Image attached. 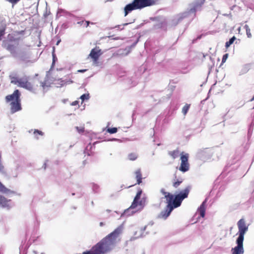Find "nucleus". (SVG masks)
I'll use <instances>...</instances> for the list:
<instances>
[{"mask_svg":"<svg viewBox=\"0 0 254 254\" xmlns=\"http://www.w3.org/2000/svg\"><path fill=\"white\" fill-rule=\"evenodd\" d=\"M190 189V187L188 186L175 196L170 192H166L164 189H162L161 192L166 198L167 205L164 209L160 212L158 217L166 219L170 215L173 209L179 207L183 200L188 197Z\"/></svg>","mask_w":254,"mask_h":254,"instance_id":"1","label":"nucleus"},{"mask_svg":"<svg viewBox=\"0 0 254 254\" xmlns=\"http://www.w3.org/2000/svg\"><path fill=\"white\" fill-rule=\"evenodd\" d=\"M122 233V228L118 227L91 249L93 254H105L110 252L116 243L117 238Z\"/></svg>","mask_w":254,"mask_h":254,"instance_id":"2","label":"nucleus"},{"mask_svg":"<svg viewBox=\"0 0 254 254\" xmlns=\"http://www.w3.org/2000/svg\"><path fill=\"white\" fill-rule=\"evenodd\" d=\"M24 31H16L12 34H9L7 36V40L3 42V47L7 50L14 57L18 56L17 46L18 43L16 45L13 43V42H18L22 39L19 35H23Z\"/></svg>","mask_w":254,"mask_h":254,"instance_id":"3","label":"nucleus"},{"mask_svg":"<svg viewBox=\"0 0 254 254\" xmlns=\"http://www.w3.org/2000/svg\"><path fill=\"white\" fill-rule=\"evenodd\" d=\"M20 96V91L16 89L12 94L5 97V102L9 104L11 111H19L22 110Z\"/></svg>","mask_w":254,"mask_h":254,"instance_id":"4","label":"nucleus"},{"mask_svg":"<svg viewBox=\"0 0 254 254\" xmlns=\"http://www.w3.org/2000/svg\"><path fill=\"white\" fill-rule=\"evenodd\" d=\"M189 154L187 153L182 152L180 154V160L181 161V165L179 167V170L183 172H186L189 171L190 169V164L189 163Z\"/></svg>","mask_w":254,"mask_h":254,"instance_id":"5","label":"nucleus"},{"mask_svg":"<svg viewBox=\"0 0 254 254\" xmlns=\"http://www.w3.org/2000/svg\"><path fill=\"white\" fill-rule=\"evenodd\" d=\"M14 84H18V86L24 88L31 92H34L35 86L33 82H30L26 79H19L17 81H12Z\"/></svg>","mask_w":254,"mask_h":254,"instance_id":"6","label":"nucleus"},{"mask_svg":"<svg viewBox=\"0 0 254 254\" xmlns=\"http://www.w3.org/2000/svg\"><path fill=\"white\" fill-rule=\"evenodd\" d=\"M239 229V236L237 239L244 240V235L248 230V226L246 225V222L243 219H240L238 222Z\"/></svg>","mask_w":254,"mask_h":254,"instance_id":"7","label":"nucleus"},{"mask_svg":"<svg viewBox=\"0 0 254 254\" xmlns=\"http://www.w3.org/2000/svg\"><path fill=\"white\" fill-rule=\"evenodd\" d=\"M158 0H133L134 4L137 9L153 5L157 2Z\"/></svg>","mask_w":254,"mask_h":254,"instance_id":"8","label":"nucleus"},{"mask_svg":"<svg viewBox=\"0 0 254 254\" xmlns=\"http://www.w3.org/2000/svg\"><path fill=\"white\" fill-rule=\"evenodd\" d=\"M102 54L101 50L99 47H96L91 50L88 56L92 59L93 64L97 65L98 64L99 58Z\"/></svg>","mask_w":254,"mask_h":254,"instance_id":"9","label":"nucleus"},{"mask_svg":"<svg viewBox=\"0 0 254 254\" xmlns=\"http://www.w3.org/2000/svg\"><path fill=\"white\" fill-rule=\"evenodd\" d=\"M243 241L237 239L236 243L237 246L231 250L232 254H243L244 252L243 248Z\"/></svg>","mask_w":254,"mask_h":254,"instance_id":"10","label":"nucleus"},{"mask_svg":"<svg viewBox=\"0 0 254 254\" xmlns=\"http://www.w3.org/2000/svg\"><path fill=\"white\" fill-rule=\"evenodd\" d=\"M206 202V199H205L201 205L200 206L199 208L198 209L197 212H196L195 215L197 216L198 217H201L203 218L205 216V203Z\"/></svg>","mask_w":254,"mask_h":254,"instance_id":"11","label":"nucleus"},{"mask_svg":"<svg viewBox=\"0 0 254 254\" xmlns=\"http://www.w3.org/2000/svg\"><path fill=\"white\" fill-rule=\"evenodd\" d=\"M141 194H142V190L140 189L137 191V192L133 199V201L132 202L131 206H130V208L133 209L137 207V206L138 205V201L140 198Z\"/></svg>","mask_w":254,"mask_h":254,"instance_id":"12","label":"nucleus"},{"mask_svg":"<svg viewBox=\"0 0 254 254\" xmlns=\"http://www.w3.org/2000/svg\"><path fill=\"white\" fill-rule=\"evenodd\" d=\"M135 178L136 180L137 183L135 184L139 185L142 183V175L140 169H137L134 173Z\"/></svg>","mask_w":254,"mask_h":254,"instance_id":"13","label":"nucleus"},{"mask_svg":"<svg viewBox=\"0 0 254 254\" xmlns=\"http://www.w3.org/2000/svg\"><path fill=\"white\" fill-rule=\"evenodd\" d=\"M134 9H137L136 8V6H135V4H134L133 1H132V2L131 3L127 4L124 8L125 16H127L130 11H131L133 10H134Z\"/></svg>","mask_w":254,"mask_h":254,"instance_id":"14","label":"nucleus"},{"mask_svg":"<svg viewBox=\"0 0 254 254\" xmlns=\"http://www.w3.org/2000/svg\"><path fill=\"white\" fill-rule=\"evenodd\" d=\"M11 201L10 199H7L2 195H0V205L3 207H9V202Z\"/></svg>","mask_w":254,"mask_h":254,"instance_id":"15","label":"nucleus"},{"mask_svg":"<svg viewBox=\"0 0 254 254\" xmlns=\"http://www.w3.org/2000/svg\"><path fill=\"white\" fill-rule=\"evenodd\" d=\"M205 0H196L193 3V7L191 8V10L194 11L199 8L204 2Z\"/></svg>","mask_w":254,"mask_h":254,"instance_id":"16","label":"nucleus"},{"mask_svg":"<svg viewBox=\"0 0 254 254\" xmlns=\"http://www.w3.org/2000/svg\"><path fill=\"white\" fill-rule=\"evenodd\" d=\"M0 191L6 194H9L14 193V192L6 188L0 182Z\"/></svg>","mask_w":254,"mask_h":254,"instance_id":"17","label":"nucleus"},{"mask_svg":"<svg viewBox=\"0 0 254 254\" xmlns=\"http://www.w3.org/2000/svg\"><path fill=\"white\" fill-rule=\"evenodd\" d=\"M183 179L182 178L177 179V177L176 175H175V179L173 183V186L175 188H177L180 185V184L183 182Z\"/></svg>","mask_w":254,"mask_h":254,"instance_id":"18","label":"nucleus"},{"mask_svg":"<svg viewBox=\"0 0 254 254\" xmlns=\"http://www.w3.org/2000/svg\"><path fill=\"white\" fill-rule=\"evenodd\" d=\"M180 154L178 149L170 151L168 152V154L174 159L178 157Z\"/></svg>","mask_w":254,"mask_h":254,"instance_id":"19","label":"nucleus"},{"mask_svg":"<svg viewBox=\"0 0 254 254\" xmlns=\"http://www.w3.org/2000/svg\"><path fill=\"white\" fill-rule=\"evenodd\" d=\"M5 29H6V25L1 24L0 25V41L2 39V37L5 34Z\"/></svg>","mask_w":254,"mask_h":254,"instance_id":"20","label":"nucleus"},{"mask_svg":"<svg viewBox=\"0 0 254 254\" xmlns=\"http://www.w3.org/2000/svg\"><path fill=\"white\" fill-rule=\"evenodd\" d=\"M90 96L89 93H86L82 95L79 99L81 100V105L83 103L84 100H88L89 99Z\"/></svg>","mask_w":254,"mask_h":254,"instance_id":"21","label":"nucleus"},{"mask_svg":"<svg viewBox=\"0 0 254 254\" xmlns=\"http://www.w3.org/2000/svg\"><path fill=\"white\" fill-rule=\"evenodd\" d=\"M236 39V38L235 36H233L231 38L229 41H227L225 43V47L226 48H229L234 42V41Z\"/></svg>","mask_w":254,"mask_h":254,"instance_id":"22","label":"nucleus"},{"mask_svg":"<svg viewBox=\"0 0 254 254\" xmlns=\"http://www.w3.org/2000/svg\"><path fill=\"white\" fill-rule=\"evenodd\" d=\"M244 28L245 29H246V34L247 35V37L249 38H251L252 37V35L251 34V29L250 28H249V26L247 25V24H246L245 26H244Z\"/></svg>","mask_w":254,"mask_h":254,"instance_id":"23","label":"nucleus"},{"mask_svg":"<svg viewBox=\"0 0 254 254\" xmlns=\"http://www.w3.org/2000/svg\"><path fill=\"white\" fill-rule=\"evenodd\" d=\"M137 158V155L135 153H131L128 154V158L129 160L134 161Z\"/></svg>","mask_w":254,"mask_h":254,"instance_id":"24","label":"nucleus"},{"mask_svg":"<svg viewBox=\"0 0 254 254\" xmlns=\"http://www.w3.org/2000/svg\"><path fill=\"white\" fill-rule=\"evenodd\" d=\"M118 128L117 127H109L107 129V131L110 134L115 133L117 132Z\"/></svg>","mask_w":254,"mask_h":254,"instance_id":"25","label":"nucleus"},{"mask_svg":"<svg viewBox=\"0 0 254 254\" xmlns=\"http://www.w3.org/2000/svg\"><path fill=\"white\" fill-rule=\"evenodd\" d=\"M34 134L35 135V136L38 138V137L37 136V135H40L42 136L43 135V132L40 130H39L38 129H35L34 131Z\"/></svg>","mask_w":254,"mask_h":254,"instance_id":"26","label":"nucleus"},{"mask_svg":"<svg viewBox=\"0 0 254 254\" xmlns=\"http://www.w3.org/2000/svg\"><path fill=\"white\" fill-rule=\"evenodd\" d=\"M75 128L79 133H83L84 131V127L83 126L80 127H76Z\"/></svg>","mask_w":254,"mask_h":254,"instance_id":"27","label":"nucleus"},{"mask_svg":"<svg viewBox=\"0 0 254 254\" xmlns=\"http://www.w3.org/2000/svg\"><path fill=\"white\" fill-rule=\"evenodd\" d=\"M190 104H186L183 108L182 111H188L190 108Z\"/></svg>","mask_w":254,"mask_h":254,"instance_id":"28","label":"nucleus"},{"mask_svg":"<svg viewBox=\"0 0 254 254\" xmlns=\"http://www.w3.org/2000/svg\"><path fill=\"white\" fill-rule=\"evenodd\" d=\"M145 200L142 198L140 201H138V205L144 206L145 204Z\"/></svg>","mask_w":254,"mask_h":254,"instance_id":"29","label":"nucleus"},{"mask_svg":"<svg viewBox=\"0 0 254 254\" xmlns=\"http://www.w3.org/2000/svg\"><path fill=\"white\" fill-rule=\"evenodd\" d=\"M228 54H225L223 55V58H222V63H224L226 62V60L228 58Z\"/></svg>","mask_w":254,"mask_h":254,"instance_id":"30","label":"nucleus"},{"mask_svg":"<svg viewBox=\"0 0 254 254\" xmlns=\"http://www.w3.org/2000/svg\"><path fill=\"white\" fill-rule=\"evenodd\" d=\"M79 101L78 100H76V101H74L73 102H72L71 103V106H78V107H79Z\"/></svg>","mask_w":254,"mask_h":254,"instance_id":"31","label":"nucleus"},{"mask_svg":"<svg viewBox=\"0 0 254 254\" xmlns=\"http://www.w3.org/2000/svg\"><path fill=\"white\" fill-rule=\"evenodd\" d=\"M6 1L10 2L12 4H15L17 3L20 0H6Z\"/></svg>","mask_w":254,"mask_h":254,"instance_id":"32","label":"nucleus"},{"mask_svg":"<svg viewBox=\"0 0 254 254\" xmlns=\"http://www.w3.org/2000/svg\"><path fill=\"white\" fill-rule=\"evenodd\" d=\"M56 60L57 58L56 57L55 55L54 54H53V64H55Z\"/></svg>","mask_w":254,"mask_h":254,"instance_id":"33","label":"nucleus"},{"mask_svg":"<svg viewBox=\"0 0 254 254\" xmlns=\"http://www.w3.org/2000/svg\"><path fill=\"white\" fill-rule=\"evenodd\" d=\"M89 23H90V22L88 21H86L84 23V26L86 27H87L89 25Z\"/></svg>","mask_w":254,"mask_h":254,"instance_id":"34","label":"nucleus"},{"mask_svg":"<svg viewBox=\"0 0 254 254\" xmlns=\"http://www.w3.org/2000/svg\"><path fill=\"white\" fill-rule=\"evenodd\" d=\"M18 79H17L15 77H12V81H17V80H18Z\"/></svg>","mask_w":254,"mask_h":254,"instance_id":"35","label":"nucleus"},{"mask_svg":"<svg viewBox=\"0 0 254 254\" xmlns=\"http://www.w3.org/2000/svg\"><path fill=\"white\" fill-rule=\"evenodd\" d=\"M86 69H83V70H79L78 71L80 72H83L84 71H86Z\"/></svg>","mask_w":254,"mask_h":254,"instance_id":"36","label":"nucleus"},{"mask_svg":"<svg viewBox=\"0 0 254 254\" xmlns=\"http://www.w3.org/2000/svg\"><path fill=\"white\" fill-rule=\"evenodd\" d=\"M19 57L20 58L22 59L23 58V55H19Z\"/></svg>","mask_w":254,"mask_h":254,"instance_id":"37","label":"nucleus"},{"mask_svg":"<svg viewBox=\"0 0 254 254\" xmlns=\"http://www.w3.org/2000/svg\"><path fill=\"white\" fill-rule=\"evenodd\" d=\"M83 108H81L80 110H84V105L83 106Z\"/></svg>","mask_w":254,"mask_h":254,"instance_id":"38","label":"nucleus"},{"mask_svg":"<svg viewBox=\"0 0 254 254\" xmlns=\"http://www.w3.org/2000/svg\"><path fill=\"white\" fill-rule=\"evenodd\" d=\"M252 101H254V96H253V97L252 98Z\"/></svg>","mask_w":254,"mask_h":254,"instance_id":"39","label":"nucleus"},{"mask_svg":"<svg viewBox=\"0 0 254 254\" xmlns=\"http://www.w3.org/2000/svg\"><path fill=\"white\" fill-rule=\"evenodd\" d=\"M182 19H183V17H181L180 18H179V21L181 20Z\"/></svg>","mask_w":254,"mask_h":254,"instance_id":"40","label":"nucleus"},{"mask_svg":"<svg viewBox=\"0 0 254 254\" xmlns=\"http://www.w3.org/2000/svg\"><path fill=\"white\" fill-rule=\"evenodd\" d=\"M103 225V223L102 222H101L100 223V225Z\"/></svg>","mask_w":254,"mask_h":254,"instance_id":"41","label":"nucleus"},{"mask_svg":"<svg viewBox=\"0 0 254 254\" xmlns=\"http://www.w3.org/2000/svg\"><path fill=\"white\" fill-rule=\"evenodd\" d=\"M187 113V112H184V115H185Z\"/></svg>","mask_w":254,"mask_h":254,"instance_id":"42","label":"nucleus"},{"mask_svg":"<svg viewBox=\"0 0 254 254\" xmlns=\"http://www.w3.org/2000/svg\"><path fill=\"white\" fill-rule=\"evenodd\" d=\"M81 22H82V23H84V21H82V22H79V23H80Z\"/></svg>","mask_w":254,"mask_h":254,"instance_id":"43","label":"nucleus"},{"mask_svg":"<svg viewBox=\"0 0 254 254\" xmlns=\"http://www.w3.org/2000/svg\"><path fill=\"white\" fill-rule=\"evenodd\" d=\"M127 24V23L124 24L125 25H126Z\"/></svg>","mask_w":254,"mask_h":254,"instance_id":"44","label":"nucleus"},{"mask_svg":"<svg viewBox=\"0 0 254 254\" xmlns=\"http://www.w3.org/2000/svg\"><path fill=\"white\" fill-rule=\"evenodd\" d=\"M43 254V253H42V254Z\"/></svg>","mask_w":254,"mask_h":254,"instance_id":"45","label":"nucleus"}]
</instances>
